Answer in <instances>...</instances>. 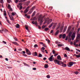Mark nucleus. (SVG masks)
<instances>
[{"mask_svg": "<svg viewBox=\"0 0 80 80\" xmlns=\"http://www.w3.org/2000/svg\"><path fill=\"white\" fill-rule=\"evenodd\" d=\"M45 17V16H42V15H40L38 18V21L40 22V23H42L43 22V18Z\"/></svg>", "mask_w": 80, "mask_h": 80, "instance_id": "obj_1", "label": "nucleus"}, {"mask_svg": "<svg viewBox=\"0 0 80 80\" xmlns=\"http://www.w3.org/2000/svg\"><path fill=\"white\" fill-rule=\"evenodd\" d=\"M77 39L76 41V42H74V45H76V43H77L78 42H79V40H80V34H78L77 35Z\"/></svg>", "mask_w": 80, "mask_h": 80, "instance_id": "obj_2", "label": "nucleus"}, {"mask_svg": "<svg viewBox=\"0 0 80 80\" xmlns=\"http://www.w3.org/2000/svg\"><path fill=\"white\" fill-rule=\"evenodd\" d=\"M54 62H55V63L57 64H57L58 65H61V64L60 63H61V64L62 65L64 64V63L62 62V61H58L57 59L55 60ZM55 62H56V63Z\"/></svg>", "mask_w": 80, "mask_h": 80, "instance_id": "obj_3", "label": "nucleus"}, {"mask_svg": "<svg viewBox=\"0 0 80 80\" xmlns=\"http://www.w3.org/2000/svg\"><path fill=\"white\" fill-rule=\"evenodd\" d=\"M57 23H52L49 26V28H51L52 26V25H53L54 26V27L52 28L53 29H54L55 28V27L57 26Z\"/></svg>", "mask_w": 80, "mask_h": 80, "instance_id": "obj_4", "label": "nucleus"}, {"mask_svg": "<svg viewBox=\"0 0 80 80\" xmlns=\"http://www.w3.org/2000/svg\"><path fill=\"white\" fill-rule=\"evenodd\" d=\"M73 64H76V62H70L69 63V64L68 65V66L69 67H70L72 66Z\"/></svg>", "mask_w": 80, "mask_h": 80, "instance_id": "obj_5", "label": "nucleus"}, {"mask_svg": "<svg viewBox=\"0 0 80 80\" xmlns=\"http://www.w3.org/2000/svg\"><path fill=\"white\" fill-rule=\"evenodd\" d=\"M75 32H73L71 36L72 40H74V38H75Z\"/></svg>", "mask_w": 80, "mask_h": 80, "instance_id": "obj_6", "label": "nucleus"}, {"mask_svg": "<svg viewBox=\"0 0 80 80\" xmlns=\"http://www.w3.org/2000/svg\"><path fill=\"white\" fill-rule=\"evenodd\" d=\"M3 32H5V33H6V32H8V31L7 30V29L5 28H3L2 29V30H0V33H2Z\"/></svg>", "mask_w": 80, "mask_h": 80, "instance_id": "obj_7", "label": "nucleus"}, {"mask_svg": "<svg viewBox=\"0 0 80 80\" xmlns=\"http://www.w3.org/2000/svg\"><path fill=\"white\" fill-rule=\"evenodd\" d=\"M3 32H5V33H6V32H8V31L7 30V29L5 28H3L2 29V30H0V33H2Z\"/></svg>", "mask_w": 80, "mask_h": 80, "instance_id": "obj_8", "label": "nucleus"}, {"mask_svg": "<svg viewBox=\"0 0 80 80\" xmlns=\"http://www.w3.org/2000/svg\"><path fill=\"white\" fill-rule=\"evenodd\" d=\"M30 8V7H28L25 10L24 12V13H27L28 11H29V8Z\"/></svg>", "mask_w": 80, "mask_h": 80, "instance_id": "obj_9", "label": "nucleus"}, {"mask_svg": "<svg viewBox=\"0 0 80 80\" xmlns=\"http://www.w3.org/2000/svg\"><path fill=\"white\" fill-rule=\"evenodd\" d=\"M53 56L52 55L48 58L49 60L50 61V62L53 61V60H52L53 59Z\"/></svg>", "mask_w": 80, "mask_h": 80, "instance_id": "obj_10", "label": "nucleus"}, {"mask_svg": "<svg viewBox=\"0 0 80 80\" xmlns=\"http://www.w3.org/2000/svg\"><path fill=\"white\" fill-rule=\"evenodd\" d=\"M48 18V24H49V23H50L51 22H52V19H49V18Z\"/></svg>", "mask_w": 80, "mask_h": 80, "instance_id": "obj_11", "label": "nucleus"}, {"mask_svg": "<svg viewBox=\"0 0 80 80\" xmlns=\"http://www.w3.org/2000/svg\"><path fill=\"white\" fill-rule=\"evenodd\" d=\"M12 43L13 44H14V45H15L17 46H19V44H18L17 42H12Z\"/></svg>", "mask_w": 80, "mask_h": 80, "instance_id": "obj_12", "label": "nucleus"}, {"mask_svg": "<svg viewBox=\"0 0 80 80\" xmlns=\"http://www.w3.org/2000/svg\"><path fill=\"white\" fill-rule=\"evenodd\" d=\"M57 59L58 60H62V58L61 57H60V55H58L57 57Z\"/></svg>", "mask_w": 80, "mask_h": 80, "instance_id": "obj_13", "label": "nucleus"}, {"mask_svg": "<svg viewBox=\"0 0 80 80\" xmlns=\"http://www.w3.org/2000/svg\"><path fill=\"white\" fill-rule=\"evenodd\" d=\"M65 50H67L68 51H69V52H70V49L68 48V47H66L65 48Z\"/></svg>", "mask_w": 80, "mask_h": 80, "instance_id": "obj_14", "label": "nucleus"}, {"mask_svg": "<svg viewBox=\"0 0 80 80\" xmlns=\"http://www.w3.org/2000/svg\"><path fill=\"white\" fill-rule=\"evenodd\" d=\"M38 54H37V52H33L32 53V55L33 56H37Z\"/></svg>", "mask_w": 80, "mask_h": 80, "instance_id": "obj_15", "label": "nucleus"}, {"mask_svg": "<svg viewBox=\"0 0 80 80\" xmlns=\"http://www.w3.org/2000/svg\"><path fill=\"white\" fill-rule=\"evenodd\" d=\"M63 25H62V27L60 29V32H62V31H63Z\"/></svg>", "mask_w": 80, "mask_h": 80, "instance_id": "obj_16", "label": "nucleus"}, {"mask_svg": "<svg viewBox=\"0 0 80 80\" xmlns=\"http://www.w3.org/2000/svg\"><path fill=\"white\" fill-rule=\"evenodd\" d=\"M35 8V7H33L30 10V11L32 10L31 12V13H32L33 12V10H34Z\"/></svg>", "mask_w": 80, "mask_h": 80, "instance_id": "obj_17", "label": "nucleus"}, {"mask_svg": "<svg viewBox=\"0 0 80 80\" xmlns=\"http://www.w3.org/2000/svg\"><path fill=\"white\" fill-rule=\"evenodd\" d=\"M62 38L64 39L66 37V35L65 34H64L62 35Z\"/></svg>", "mask_w": 80, "mask_h": 80, "instance_id": "obj_18", "label": "nucleus"}, {"mask_svg": "<svg viewBox=\"0 0 80 80\" xmlns=\"http://www.w3.org/2000/svg\"><path fill=\"white\" fill-rule=\"evenodd\" d=\"M67 27H65L64 28L63 30V32H65L66 31V30H67Z\"/></svg>", "mask_w": 80, "mask_h": 80, "instance_id": "obj_19", "label": "nucleus"}, {"mask_svg": "<svg viewBox=\"0 0 80 80\" xmlns=\"http://www.w3.org/2000/svg\"><path fill=\"white\" fill-rule=\"evenodd\" d=\"M44 68H48V64H45V65Z\"/></svg>", "mask_w": 80, "mask_h": 80, "instance_id": "obj_20", "label": "nucleus"}, {"mask_svg": "<svg viewBox=\"0 0 80 80\" xmlns=\"http://www.w3.org/2000/svg\"><path fill=\"white\" fill-rule=\"evenodd\" d=\"M48 18H46V20L44 22V24H45V23H46L48 22Z\"/></svg>", "mask_w": 80, "mask_h": 80, "instance_id": "obj_21", "label": "nucleus"}, {"mask_svg": "<svg viewBox=\"0 0 80 80\" xmlns=\"http://www.w3.org/2000/svg\"><path fill=\"white\" fill-rule=\"evenodd\" d=\"M9 17H10V19L11 20H13V17H12V16H11V17L10 16V15H9Z\"/></svg>", "mask_w": 80, "mask_h": 80, "instance_id": "obj_22", "label": "nucleus"}, {"mask_svg": "<svg viewBox=\"0 0 80 80\" xmlns=\"http://www.w3.org/2000/svg\"><path fill=\"white\" fill-rule=\"evenodd\" d=\"M75 56H76V57L77 58H80V55H77L76 54H74Z\"/></svg>", "mask_w": 80, "mask_h": 80, "instance_id": "obj_23", "label": "nucleus"}, {"mask_svg": "<svg viewBox=\"0 0 80 80\" xmlns=\"http://www.w3.org/2000/svg\"><path fill=\"white\" fill-rule=\"evenodd\" d=\"M12 16H15L16 15V13L15 12H12Z\"/></svg>", "mask_w": 80, "mask_h": 80, "instance_id": "obj_24", "label": "nucleus"}, {"mask_svg": "<svg viewBox=\"0 0 80 80\" xmlns=\"http://www.w3.org/2000/svg\"><path fill=\"white\" fill-rule=\"evenodd\" d=\"M58 47H63V44H58Z\"/></svg>", "mask_w": 80, "mask_h": 80, "instance_id": "obj_25", "label": "nucleus"}, {"mask_svg": "<svg viewBox=\"0 0 80 80\" xmlns=\"http://www.w3.org/2000/svg\"><path fill=\"white\" fill-rule=\"evenodd\" d=\"M32 23L33 24H34L35 25H37V22H35L34 21H32Z\"/></svg>", "mask_w": 80, "mask_h": 80, "instance_id": "obj_26", "label": "nucleus"}, {"mask_svg": "<svg viewBox=\"0 0 80 80\" xmlns=\"http://www.w3.org/2000/svg\"><path fill=\"white\" fill-rule=\"evenodd\" d=\"M59 33V30H58L56 32V33L55 34V35H58Z\"/></svg>", "mask_w": 80, "mask_h": 80, "instance_id": "obj_27", "label": "nucleus"}, {"mask_svg": "<svg viewBox=\"0 0 80 80\" xmlns=\"http://www.w3.org/2000/svg\"><path fill=\"white\" fill-rule=\"evenodd\" d=\"M27 53L28 55H31V54H32V53H31V52H30V51L28 52H27V53Z\"/></svg>", "mask_w": 80, "mask_h": 80, "instance_id": "obj_28", "label": "nucleus"}, {"mask_svg": "<svg viewBox=\"0 0 80 80\" xmlns=\"http://www.w3.org/2000/svg\"><path fill=\"white\" fill-rule=\"evenodd\" d=\"M35 13H36V12L35 11H34L32 15V17H34L35 15Z\"/></svg>", "mask_w": 80, "mask_h": 80, "instance_id": "obj_29", "label": "nucleus"}, {"mask_svg": "<svg viewBox=\"0 0 80 80\" xmlns=\"http://www.w3.org/2000/svg\"><path fill=\"white\" fill-rule=\"evenodd\" d=\"M25 28L28 31V32H30V31L28 30V27H25Z\"/></svg>", "mask_w": 80, "mask_h": 80, "instance_id": "obj_30", "label": "nucleus"}, {"mask_svg": "<svg viewBox=\"0 0 80 80\" xmlns=\"http://www.w3.org/2000/svg\"><path fill=\"white\" fill-rule=\"evenodd\" d=\"M62 66L63 67H67V65L65 64H64L63 65H62Z\"/></svg>", "mask_w": 80, "mask_h": 80, "instance_id": "obj_31", "label": "nucleus"}, {"mask_svg": "<svg viewBox=\"0 0 80 80\" xmlns=\"http://www.w3.org/2000/svg\"><path fill=\"white\" fill-rule=\"evenodd\" d=\"M13 38L15 40V41H18V39L16 37H13Z\"/></svg>", "mask_w": 80, "mask_h": 80, "instance_id": "obj_32", "label": "nucleus"}, {"mask_svg": "<svg viewBox=\"0 0 80 80\" xmlns=\"http://www.w3.org/2000/svg\"><path fill=\"white\" fill-rule=\"evenodd\" d=\"M16 27L17 28H19V27H20V25H19V24H17L16 25Z\"/></svg>", "mask_w": 80, "mask_h": 80, "instance_id": "obj_33", "label": "nucleus"}, {"mask_svg": "<svg viewBox=\"0 0 80 80\" xmlns=\"http://www.w3.org/2000/svg\"><path fill=\"white\" fill-rule=\"evenodd\" d=\"M72 32H70L69 34V35L68 36L69 37H71V35H72Z\"/></svg>", "mask_w": 80, "mask_h": 80, "instance_id": "obj_34", "label": "nucleus"}, {"mask_svg": "<svg viewBox=\"0 0 80 80\" xmlns=\"http://www.w3.org/2000/svg\"><path fill=\"white\" fill-rule=\"evenodd\" d=\"M8 9H10V8H11V6L9 4H8Z\"/></svg>", "mask_w": 80, "mask_h": 80, "instance_id": "obj_35", "label": "nucleus"}, {"mask_svg": "<svg viewBox=\"0 0 80 80\" xmlns=\"http://www.w3.org/2000/svg\"><path fill=\"white\" fill-rule=\"evenodd\" d=\"M55 43H56V44H59V43H61L59 42L56 41Z\"/></svg>", "mask_w": 80, "mask_h": 80, "instance_id": "obj_36", "label": "nucleus"}, {"mask_svg": "<svg viewBox=\"0 0 80 80\" xmlns=\"http://www.w3.org/2000/svg\"><path fill=\"white\" fill-rule=\"evenodd\" d=\"M4 16H7V13L6 12V11H4Z\"/></svg>", "mask_w": 80, "mask_h": 80, "instance_id": "obj_37", "label": "nucleus"}, {"mask_svg": "<svg viewBox=\"0 0 80 80\" xmlns=\"http://www.w3.org/2000/svg\"><path fill=\"white\" fill-rule=\"evenodd\" d=\"M0 3L2 4L3 3V0H0Z\"/></svg>", "mask_w": 80, "mask_h": 80, "instance_id": "obj_38", "label": "nucleus"}, {"mask_svg": "<svg viewBox=\"0 0 80 80\" xmlns=\"http://www.w3.org/2000/svg\"><path fill=\"white\" fill-rule=\"evenodd\" d=\"M38 47V45L37 44H35L34 46V48H36V47Z\"/></svg>", "mask_w": 80, "mask_h": 80, "instance_id": "obj_39", "label": "nucleus"}, {"mask_svg": "<svg viewBox=\"0 0 80 80\" xmlns=\"http://www.w3.org/2000/svg\"><path fill=\"white\" fill-rule=\"evenodd\" d=\"M42 46H43L44 47H45L46 48L47 47V46L46 45H45V44H43L42 45Z\"/></svg>", "mask_w": 80, "mask_h": 80, "instance_id": "obj_40", "label": "nucleus"}, {"mask_svg": "<svg viewBox=\"0 0 80 80\" xmlns=\"http://www.w3.org/2000/svg\"><path fill=\"white\" fill-rule=\"evenodd\" d=\"M75 74H76V75H78V74L79 72H78V71H76L74 72Z\"/></svg>", "mask_w": 80, "mask_h": 80, "instance_id": "obj_41", "label": "nucleus"}, {"mask_svg": "<svg viewBox=\"0 0 80 80\" xmlns=\"http://www.w3.org/2000/svg\"><path fill=\"white\" fill-rule=\"evenodd\" d=\"M26 53H27L29 51H30L28 49H26Z\"/></svg>", "mask_w": 80, "mask_h": 80, "instance_id": "obj_42", "label": "nucleus"}, {"mask_svg": "<svg viewBox=\"0 0 80 80\" xmlns=\"http://www.w3.org/2000/svg\"><path fill=\"white\" fill-rule=\"evenodd\" d=\"M42 55L41 54H39V57H42Z\"/></svg>", "mask_w": 80, "mask_h": 80, "instance_id": "obj_43", "label": "nucleus"}, {"mask_svg": "<svg viewBox=\"0 0 80 80\" xmlns=\"http://www.w3.org/2000/svg\"><path fill=\"white\" fill-rule=\"evenodd\" d=\"M7 1L8 3H10V2H11V0H7Z\"/></svg>", "mask_w": 80, "mask_h": 80, "instance_id": "obj_44", "label": "nucleus"}, {"mask_svg": "<svg viewBox=\"0 0 80 80\" xmlns=\"http://www.w3.org/2000/svg\"><path fill=\"white\" fill-rule=\"evenodd\" d=\"M22 8H23V7H22V6H20V7L19 8V9L20 10H22Z\"/></svg>", "mask_w": 80, "mask_h": 80, "instance_id": "obj_45", "label": "nucleus"}, {"mask_svg": "<svg viewBox=\"0 0 80 80\" xmlns=\"http://www.w3.org/2000/svg\"><path fill=\"white\" fill-rule=\"evenodd\" d=\"M47 77L48 78H50V76L49 75H48L47 76Z\"/></svg>", "mask_w": 80, "mask_h": 80, "instance_id": "obj_46", "label": "nucleus"}, {"mask_svg": "<svg viewBox=\"0 0 80 80\" xmlns=\"http://www.w3.org/2000/svg\"><path fill=\"white\" fill-rule=\"evenodd\" d=\"M46 26H45V25H43L42 26V28L43 29V28H45V27H46Z\"/></svg>", "mask_w": 80, "mask_h": 80, "instance_id": "obj_47", "label": "nucleus"}, {"mask_svg": "<svg viewBox=\"0 0 80 80\" xmlns=\"http://www.w3.org/2000/svg\"><path fill=\"white\" fill-rule=\"evenodd\" d=\"M9 9L10 11L11 12H13V9L12 8H10V9Z\"/></svg>", "mask_w": 80, "mask_h": 80, "instance_id": "obj_48", "label": "nucleus"}, {"mask_svg": "<svg viewBox=\"0 0 80 80\" xmlns=\"http://www.w3.org/2000/svg\"><path fill=\"white\" fill-rule=\"evenodd\" d=\"M48 30V28H45V31H47Z\"/></svg>", "mask_w": 80, "mask_h": 80, "instance_id": "obj_49", "label": "nucleus"}, {"mask_svg": "<svg viewBox=\"0 0 80 80\" xmlns=\"http://www.w3.org/2000/svg\"><path fill=\"white\" fill-rule=\"evenodd\" d=\"M70 28H68L67 31L68 32H69L70 31Z\"/></svg>", "mask_w": 80, "mask_h": 80, "instance_id": "obj_50", "label": "nucleus"}, {"mask_svg": "<svg viewBox=\"0 0 80 80\" xmlns=\"http://www.w3.org/2000/svg\"><path fill=\"white\" fill-rule=\"evenodd\" d=\"M2 42H3V43H4V44H7V42H5V41H2Z\"/></svg>", "mask_w": 80, "mask_h": 80, "instance_id": "obj_51", "label": "nucleus"}, {"mask_svg": "<svg viewBox=\"0 0 80 80\" xmlns=\"http://www.w3.org/2000/svg\"><path fill=\"white\" fill-rule=\"evenodd\" d=\"M55 50H53V51H52V53L53 54H55Z\"/></svg>", "mask_w": 80, "mask_h": 80, "instance_id": "obj_52", "label": "nucleus"}, {"mask_svg": "<svg viewBox=\"0 0 80 80\" xmlns=\"http://www.w3.org/2000/svg\"><path fill=\"white\" fill-rule=\"evenodd\" d=\"M36 18L34 17V18H32V19H31V20H35V19Z\"/></svg>", "mask_w": 80, "mask_h": 80, "instance_id": "obj_53", "label": "nucleus"}, {"mask_svg": "<svg viewBox=\"0 0 80 80\" xmlns=\"http://www.w3.org/2000/svg\"><path fill=\"white\" fill-rule=\"evenodd\" d=\"M19 1V0H16L15 1V3H18V1Z\"/></svg>", "mask_w": 80, "mask_h": 80, "instance_id": "obj_54", "label": "nucleus"}, {"mask_svg": "<svg viewBox=\"0 0 80 80\" xmlns=\"http://www.w3.org/2000/svg\"><path fill=\"white\" fill-rule=\"evenodd\" d=\"M6 20L8 23H10V22H9V20H8V19H7Z\"/></svg>", "mask_w": 80, "mask_h": 80, "instance_id": "obj_55", "label": "nucleus"}, {"mask_svg": "<svg viewBox=\"0 0 80 80\" xmlns=\"http://www.w3.org/2000/svg\"><path fill=\"white\" fill-rule=\"evenodd\" d=\"M64 57H67V54H65L64 55Z\"/></svg>", "mask_w": 80, "mask_h": 80, "instance_id": "obj_56", "label": "nucleus"}, {"mask_svg": "<svg viewBox=\"0 0 80 80\" xmlns=\"http://www.w3.org/2000/svg\"><path fill=\"white\" fill-rule=\"evenodd\" d=\"M62 34L60 35L59 36V38H62Z\"/></svg>", "mask_w": 80, "mask_h": 80, "instance_id": "obj_57", "label": "nucleus"}, {"mask_svg": "<svg viewBox=\"0 0 80 80\" xmlns=\"http://www.w3.org/2000/svg\"><path fill=\"white\" fill-rule=\"evenodd\" d=\"M32 69L33 70H36L37 69V68H33Z\"/></svg>", "mask_w": 80, "mask_h": 80, "instance_id": "obj_58", "label": "nucleus"}, {"mask_svg": "<svg viewBox=\"0 0 80 80\" xmlns=\"http://www.w3.org/2000/svg\"><path fill=\"white\" fill-rule=\"evenodd\" d=\"M23 56H24V57H27V55L25 54H23Z\"/></svg>", "mask_w": 80, "mask_h": 80, "instance_id": "obj_59", "label": "nucleus"}, {"mask_svg": "<svg viewBox=\"0 0 80 80\" xmlns=\"http://www.w3.org/2000/svg\"><path fill=\"white\" fill-rule=\"evenodd\" d=\"M27 18H30V16H28L27 17Z\"/></svg>", "mask_w": 80, "mask_h": 80, "instance_id": "obj_60", "label": "nucleus"}, {"mask_svg": "<svg viewBox=\"0 0 80 80\" xmlns=\"http://www.w3.org/2000/svg\"><path fill=\"white\" fill-rule=\"evenodd\" d=\"M39 43L41 45H43V42H40Z\"/></svg>", "mask_w": 80, "mask_h": 80, "instance_id": "obj_61", "label": "nucleus"}, {"mask_svg": "<svg viewBox=\"0 0 80 80\" xmlns=\"http://www.w3.org/2000/svg\"><path fill=\"white\" fill-rule=\"evenodd\" d=\"M68 40V37H67L65 38V40Z\"/></svg>", "mask_w": 80, "mask_h": 80, "instance_id": "obj_62", "label": "nucleus"}, {"mask_svg": "<svg viewBox=\"0 0 80 80\" xmlns=\"http://www.w3.org/2000/svg\"><path fill=\"white\" fill-rule=\"evenodd\" d=\"M50 40H48V43H50Z\"/></svg>", "mask_w": 80, "mask_h": 80, "instance_id": "obj_63", "label": "nucleus"}, {"mask_svg": "<svg viewBox=\"0 0 80 80\" xmlns=\"http://www.w3.org/2000/svg\"><path fill=\"white\" fill-rule=\"evenodd\" d=\"M39 29H41V27L40 26H38Z\"/></svg>", "mask_w": 80, "mask_h": 80, "instance_id": "obj_64", "label": "nucleus"}]
</instances>
